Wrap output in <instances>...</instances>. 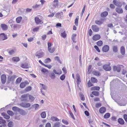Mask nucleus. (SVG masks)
Returning a JSON list of instances; mask_svg holds the SVG:
<instances>
[{"mask_svg":"<svg viewBox=\"0 0 127 127\" xmlns=\"http://www.w3.org/2000/svg\"><path fill=\"white\" fill-rule=\"evenodd\" d=\"M52 44L51 42H48V49L49 52L51 53H53L55 50V49L54 47L52 48L51 46Z\"/></svg>","mask_w":127,"mask_h":127,"instance_id":"nucleus-1","label":"nucleus"},{"mask_svg":"<svg viewBox=\"0 0 127 127\" xmlns=\"http://www.w3.org/2000/svg\"><path fill=\"white\" fill-rule=\"evenodd\" d=\"M29 94H27L22 95L21 99L22 101H28V98Z\"/></svg>","mask_w":127,"mask_h":127,"instance_id":"nucleus-2","label":"nucleus"},{"mask_svg":"<svg viewBox=\"0 0 127 127\" xmlns=\"http://www.w3.org/2000/svg\"><path fill=\"white\" fill-rule=\"evenodd\" d=\"M21 106L25 108H28L31 106L30 104L26 102H22L20 104Z\"/></svg>","mask_w":127,"mask_h":127,"instance_id":"nucleus-3","label":"nucleus"},{"mask_svg":"<svg viewBox=\"0 0 127 127\" xmlns=\"http://www.w3.org/2000/svg\"><path fill=\"white\" fill-rule=\"evenodd\" d=\"M113 2L115 5L119 7H121L122 4V3L119 0H114Z\"/></svg>","mask_w":127,"mask_h":127,"instance_id":"nucleus-4","label":"nucleus"},{"mask_svg":"<svg viewBox=\"0 0 127 127\" xmlns=\"http://www.w3.org/2000/svg\"><path fill=\"white\" fill-rule=\"evenodd\" d=\"M103 68L104 70L107 71H110L111 69V68L109 64H104L103 66Z\"/></svg>","mask_w":127,"mask_h":127,"instance_id":"nucleus-5","label":"nucleus"},{"mask_svg":"<svg viewBox=\"0 0 127 127\" xmlns=\"http://www.w3.org/2000/svg\"><path fill=\"white\" fill-rule=\"evenodd\" d=\"M94 32H97L99 31V28L96 25H92L91 28Z\"/></svg>","mask_w":127,"mask_h":127,"instance_id":"nucleus-6","label":"nucleus"},{"mask_svg":"<svg viewBox=\"0 0 127 127\" xmlns=\"http://www.w3.org/2000/svg\"><path fill=\"white\" fill-rule=\"evenodd\" d=\"M113 70L114 71L120 72L121 70V68L119 65L114 66L113 67Z\"/></svg>","mask_w":127,"mask_h":127,"instance_id":"nucleus-7","label":"nucleus"},{"mask_svg":"<svg viewBox=\"0 0 127 127\" xmlns=\"http://www.w3.org/2000/svg\"><path fill=\"white\" fill-rule=\"evenodd\" d=\"M104 19H101L99 20H97L95 21V23L96 24L100 25L102 24L104 21Z\"/></svg>","mask_w":127,"mask_h":127,"instance_id":"nucleus-8","label":"nucleus"},{"mask_svg":"<svg viewBox=\"0 0 127 127\" xmlns=\"http://www.w3.org/2000/svg\"><path fill=\"white\" fill-rule=\"evenodd\" d=\"M7 38V35L4 33H2L0 34V39L2 40H4Z\"/></svg>","mask_w":127,"mask_h":127,"instance_id":"nucleus-9","label":"nucleus"},{"mask_svg":"<svg viewBox=\"0 0 127 127\" xmlns=\"http://www.w3.org/2000/svg\"><path fill=\"white\" fill-rule=\"evenodd\" d=\"M56 17L58 18H62L63 17V13L62 12H58L56 14Z\"/></svg>","mask_w":127,"mask_h":127,"instance_id":"nucleus-10","label":"nucleus"},{"mask_svg":"<svg viewBox=\"0 0 127 127\" xmlns=\"http://www.w3.org/2000/svg\"><path fill=\"white\" fill-rule=\"evenodd\" d=\"M58 0H54L53 1L52 6L54 8H58Z\"/></svg>","mask_w":127,"mask_h":127,"instance_id":"nucleus-11","label":"nucleus"},{"mask_svg":"<svg viewBox=\"0 0 127 127\" xmlns=\"http://www.w3.org/2000/svg\"><path fill=\"white\" fill-rule=\"evenodd\" d=\"M1 80L2 83L3 84H4L6 81V76L4 74L2 75L1 76Z\"/></svg>","mask_w":127,"mask_h":127,"instance_id":"nucleus-12","label":"nucleus"},{"mask_svg":"<svg viewBox=\"0 0 127 127\" xmlns=\"http://www.w3.org/2000/svg\"><path fill=\"white\" fill-rule=\"evenodd\" d=\"M29 83L27 81H26L21 83L20 84V87L21 88H24L26 87L27 84Z\"/></svg>","mask_w":127,"mask_h":127,"instance_id":"nucleus-13","label":"nucleus"},{"mask_svg":"<svg viewBox=\"0 0 127 127\" xmlns=\"http://www.w3.org/2000/svg\"><path fill=\"white\" fill-rule=\"evenodd\" d=\"M109 49V47L108 45H105L102 48L103 52H106L108 51Z\"/></svg>","mask_w":127,"mask_h":127,"instance_id":"nucleus-14","label":"nucleus"},{"mask_svg":"<svg viewBox=\"0 0 127 127\" xmlns=\"http://www.w3.org/2000/svg\"><path fill=\"white\" fill-rule=\"evenodd\" d=\"M100 37V35L96 34L93 36V39L94 40L96 41L99 40Z\"/></svg>","mask_w":127,"mask_h":127,"instance_id":"nucleus-15","label":"nucleus"},{"mask_svg":"<svg viewBox=\"0 0 127 127\" xmlns=\"http://www.w3.org/2000/svg\"><path fill=\"white\" fill-rule=\"evenodd\" d=\"M115 10L116 12L118 13L121 14L123 12V10L121 8H116Z\"/></svg>","mask_w":127,"mask_h":127,"instance_id":"nucleus-16","label":"nucleus"},{"mask_svg":"<svg viewBox=\"0 0 127 127\" xmlns=\"http://www.w3.org/2000/svg\"><path fill=\"white\" fill-rule=\"evenodd\" d=\"M35 21L36 23L37 24H41V21L39 18L37 17L35 18Z\"/></svg>","mask_w":127,"mask_h":127,"instance_id":"nucleus-17","label":"nucleus"},{"mask_svg":"<svg viewBox=\"0 0 127 127\" xmlns=\"http://www.w3.org/2000/svg\"><path fill=\"white\" fill-rule=\"evenodd\" d=\"M19 112V113L22 115L25 116L27 114L26 112L25 111L20 109Z\"/></svg>","mask_w":127,"mask_h":127,"instance_id":"nucleus-18","label":"nucleus"},{"mask_svg":"<svg viewBox=\"0 0 127 127\" xmlns=\"http://www.w3.org/2000/svg\"><path fill=\"white\" fill-rule=\"evenodd\" d=\"M44 55V53L43 52H40L36 54V56L38 58L42 57Z\"/></svg>","mask_w":127,"mask_h":127,"instance_id":"nucleus-19","label":"nucleus"},{"mask_svg":"<svg viewBox=\"0 0 127 127\" xmlns=\"http://www.w3.org/2000/svg\"><path fill=\"white\" fill-rule=\"evenodd\" d=\"M1 27L3 30H6L8 29L7 26L5 24H2L1 25Z\"/></svg>","mask_w":127,"mask_h":127,"instance_id":"nucleus-20","label":"nucleus"},{"mask_svg":"<svg viewBox=\"0 0 127 127\" xmlns=\"http://www.w3.org/2000/svg\"><path fill=\"white\" fill-rule=\"evenodd\" d=\"M106 108L104 107H101L99 110V112L101 114L104 113L106 112Z\"/></svg>","mask_w":127,"mask_h":127,"instance_id":"nucleus-21","label":"nucleus"},{"mask_svg":"<svg viewBox=\"0 0 127 127\" xmlns=\"http://www.w3.org/2000/svg\"><path fill=\"white\" fill-rule=\"evenodd\" d=\"M50 120L54 122H58L59 120L58 118L54 116L52 117L51 118Z\"/></svg>","mask_w":127,"mask_h":127,"instance_id":"nucleus-22","label":"nucleus"},{"mask_svg":"<svg viewBox=\"0 0 127 127\" xmlns=\"http://www.w3.org/2000/svg\"><path fill=\"white\" fill-rule=\"evenodd\" d=\"M93 74L94 75L97 76H100L101 74L99 72L96 70L93 71Z\"/></svg>","mask_w":127,"mask_h":127,"instance_id":"nucleus-23","label":"nucleus"},{"mask_svg":"<svg viewBox=\"0 0 127 127\" xmlns=\"http://www.w3.org/2000/svg\"><path fill=\"white\" fill-rule=\"evenodd\" d=\"M49 75L50 78L52 79H55L56 77L55 74L53 72H51L49 73Z\"/></svg>","mask_w":127,"mask_h":127,"instance_id":"nucleus-24","label":"nucleus"},{"mask_svg":"<svg viewBox=\"0 0 127 127\" xmlns=\"http://www.w3.org/2000/svg\"><path fill=\"white\" fill-rule=\"evenodd\" d=\"M28 97L30 101L31 102L33 101L35 99V97L33 95H30L29 94Z\"/></svg>","mask_w":127,"mask_h":127,"instance_id":"nucleus-25","label":"nucleus"},{"mask_svg":"<svg viewBox=\"0 0 127 127\" xmlns=\"http://www.w3.org/2000/svg\"><path fill=\"white\" fill-rule=\"evenodd\" d=\"M76 79H77V84L78 85H79L81 82L80 76L78 74H77L76 75Z\"/></svg>","mask_w":127,"mask_h":127,"instance_id":"nucleus-26","label":"nucleus"},{"mask_svg":"<svg viewBox=\"0 0 127 127\" xmlns=\"http://www.w3.org/2000/svg\"><path fill=\"white\" fill-rule=\"evenodd\" d=\"M108 14V13L107 11L104 12L100 14L101 17H106Z\"/></svg>","mask_w":127,"mask_h":127,"instance_id":"nucleus-27","label":"nucleus"},{"mask_svg":"<svg viewBox=\"0 0 127 127\" xmlns=\"http://www.w3.org/2000/svg\"><path fill=\"white\" fill-rule=\"evenodd\" d=\"M118 122L119 124L121 125L124 124L125 122L124 120L122 118H119L118 120Z\"/></svg>","mask_w":127,"mask_h":127,"instance_id":"nucleus-28","label":"nucleus"},{"mask_svg":"<svg viewBox=\"0 0 127 127\" xmlns=\"http://www.w3.org/2000/svg\"><path fill=\"white\" fill-rule=\"evenodd\" d=\"M20 66L21 67L24 68H27L29 67L28 64H22Z\"/></svg>","mask_w":127,"mask_h":127,"instance_id":"nucleus-29","label":"nucleus"},{"mask_svg":"<svg viewBox=\"0 0 127 127\" xmlns=\"http://www.w3.org/2000/svg\"><path fill=\"white\" fill-rule=\"evenodd\" d=\"M12 59L14 62H18L20 60L19 58L18 57H14L12 58Z\"/></svg>","mask_w":127,"mask_h":127,"instance_id":"nucleus-30","label":"nucleus"},{"mask_svg":"<svg viewBox=\"0 0 127 127\" xmlns=\"http://www.w3.org/2000/svg\"><path fill=\"white\" fill-rule=\"evenodd\" d=\"M77 35L76 34L73 33L72 34L71 36V39L73 41V42L75 43L76 42L75 41V38Z\"/></svg>","mask_w":127,"mask_h":127,"instance_id":"nucleus-31","label":"nucleus"},{"mask_svg":"<svg viewBox=\"0 0 127 127\" xmlns=\"http://www.w3.org/2000/svg\"><path fill=\"white\" fill-rule=\"evenodd\" d=\"M60 123L59 122L55 123L53 126V127H60Z\"/></svg>","mask_w":127,"mask_h":127,"instance_id":"nucleus-32","label":"nucleus"},{"mask_svg":"<svg viewBox=\"0 0 127 127\" xmlns=\"http://www.w3.org/2000/svg\"><path fill=\"white\" fill-rule=\"evenodd\" d=\"M120 51L122 55H124L125 53V50L124 47L123 46H122L121 47Z\"/></svg>","mask_w":127,"mask_h":127,"instance_id":"nucleus-33","label":"nucleus"},{"mask_svg":"<svg viewBox=\"0 0 127 127\" xmlns=\"http://www.w3.org/2000/svg\"><path fill=\"white\" fill-rule=\"evenodd\" d=\"M91 80L92 82L93 83H96L97 82V79L93 77L91 78Z\"/></svg>","mask_w":127,"mask_h":127,"instance_id":"nucleus-34","label":"nucleus"},{"mask_svg":"<svg viewBox=\"0 0 127 127\" xmlns=\"http://www.w3.org/2000/svg\"><path fill=\"white\" fill-rule=\"evenodd\" d=\"M20 109L19 108L16 106L13 107L12 108V109L13 110L15 111L18 112H19Z\"/></svg>","mask_w":127,"mask_h":127,"instance_id":"nucleus-35","label":"nucleus"},{"mask_svg":"<svg viewBox=\"0 0 127 127\" xmlns=\"http://www.w3.org/2000/svg\"><path fill=\"white\" fill-rule=\"evenodd\" d=\"M22 19V17L21 16L18 17L16 19V22L18 23H20Z\"/></svg>","mask_w":127,"mask_h":127,"instance_id":"nucleus-36","label":"nucleus"},{"mask_svg":"<svg viewBox=\"0 0 127 127\" xmlns=\"http://www.w3.org/2000/svg\"><path fill=\"white\" fill-rule=\"evenodd\" d=\"M32 106L34 108L35 110H36L39 108V105L38 104H36L33 105Z\"/></svg>","mask_w":127,"mask_h":127,"instance_id":"nucleus-37","label":"nucleus"},{"mask_svg":"<svg viewBox=\"0 0 127 127\" xmlns=\"http://www.w3.org/2000/svg\"><path fill=\"white\" fill-rule=\"evenodd\" d=\"M40 115L41 117L43 118H45L46 116V114L45 112H42L40 114Z\"/></svg>","mask_w":127,"mask_h":127,"instance_id":"nucleus-38","label":"nucleus"},{"mask_svg":"<svg viewBox=\"0 0 127 127\" xmlns=\"http://www.w3.org/2000/svg\"><path fill=\"white\" fill-rule=\"evenodd\" d=\"M100 89V87H94L91 88V90H98L99 91Z\"/></svg>","mask_w":127,"mask_h":127,"instance_id":"nucleus-39","label":"nucleus"},{"mask_svg":"<svg viewBox=\"0 0 127 127\" xmlns=\"http://www.w3.org/2000/svg\"><path fill=\"white\" fill-rule=\"evenodd\" d=\"M113 50L114 52H117L118 51V48L117 46H114L113 47Z\"/></svg>","mask_w":127,"mask_h":127,"instance_id":"nucleus-40","label":"nucleus"},{"mask_svg":"<svg viewBox=\"0 0 127 127\" xmlns=\"http://www.w3.org/2000/svg\"><path fill=\"white\" fill-rule=\"evenodd\" d=\"M16 77V76L15 75H13L9 78V79L11 81H13L14 79Z\"/></svg>","mask_w":127,"mask_h":127,"instance_id":"nucleus-41","label":"nucleus"},{"mask_svg":"<svg viewBox=\"0 0 127 127\" xmlns=\"http://www.w3.org/2000/svg\"><path fill=\"white\" fill-rule=\"evenodd\" d=\"M22 79L21 78L19 77L17 79L16 81V84H17L19 83H20L21 82V81L22 80Z\"/></svg>","mask_w":127,"mask_h":127,"instance_id":"nucleus-42","label":"nucleus"},{"mask_svg":"<svg viewBox=\"0 0 127 127\" xmlns=\"http://www.w3.org/2000/svg\"><path fill=\"white\" fill-rule=\"evenodd\" d=\"M40 5H38L37 4H34L32 6V7L34 9L37 8H39L40 6Z\"/></svg>","mask_w":127,"mask_h":127,"instance_id":"nucleus-43","label":"nucleus"},{"mask_svg":"<svg viewBox=\"0 0 127 127\" xmlns=\"http://www.w3.org/2000/svg\"><path fill=\"white\" fill-rule=\"evenodd\" d=\"M102 42L101 40L97 42V44L99 46H101L102 45Z\"/></svg>","mask_w":127,"mask_h":127,"instance_id":"nucleus-44","label":"nucleus"},{"mask_svg":"<svg viewBox=\"0 0 127 127\" xmlns=\"http://www.w3.org/2000/svg\"><path fill=\"white\" fill-rule=\"evenodd\" d=\"M51 61V60L50 58H47L45 60L44 62L45 63L47 64L50 62Z\"/></svg>","mask_w":127,"mask_h":127,"instance_id":"nucleus-45","label":"nucleus"},{"mask_svg":"<svg viewBox=\"0 0 127 127\" xmlns=\"http://www.w3.org/2000/svg\"><path fill=\"white\" fill-rule=\"evenodd\" d=\"M110 116V114L109 113H106L104 116V117L105 118H108Z\"/></svg>","mask_w":127,"mask_h":127,"instance_id":"nucleus-46","label":"nucleus"},{"mask_svg":"<svg viewBox=\"0 0 127 127\" xmlns=\"http://www.w3.org/2000/svg\"><path fill=\"white\" fill-rule=\"evenodd\" d=\"M61 35L63 38H65L66 37V34L65 32L64 31L63 32L61 33Z\"/></svg>","mask_w":127,"mask_h":127,"instance_id":"nucleus-47","label":"nucleus"},{"mask_svg":"<svg viewBox=\"0 0 127 127\" xmlns=\"http://www.w3.org/2000/svg\"><path fill=\"white\" fill-rule=\"evenodd\" d=\"M7 113L11 116H13L14 115V113L11 111L10 110H8L7 111Z\"/></svg>","mask_w":127,"mask_h":127,"instance_id":"nucleus-48","label":"nucleus"},{"mask_svg":"<svg viewBox=\"0 0 127 127\" xmlns=\"http://www.w3.org/2000/svg\"><path fill=\"white\" fill-rule=\"evenodd\" d=\"M40 85L42 86L43 89L46 90L47 89V87L46 85L41 83H40Z\"/></svg>","mask_w":127,"mask_h":127,"instance_id":"nucleus-49","label":"nucleus"},{"mask_svg":"<svg viewBox=\"0 0 127 127\" xmlns=\"http://www.w3.org/2000/svg\"><path fill=\"white\" fill-rule=\"evenodd\" d=\"M92 94L93 95L96 96H98L99 95V93L97 92L94 91L92 92Z\"/></svg>","mask_w":127,"mask_h":127,"instance_id":"nucleus-50","label":"nucleus"},{"mask_svg":"<svg viewBox=\"0 0 127 127\" xmlns=\"http://www.w3.org/2000/svg\"><path fill=\"white\" fill-rule=\"evenodd\" d=\"M41 72L43 73H45L46 72H48V71L44 68H42L41 70Z\"/></svg>","mask_w":127,"mask_h":127,"instance_id":"nucleus-51","label":"nucleus"},{"mask_svg":"<svg viewBox=\"0 0 127 127\" xmlns=\"http://www.w3.org/2000/svg\"><path fill=\"white\" fill-rule=\"evenodd\" d=\"M32 88L31 86H29L27 87L26 88V91L27 92H28L31 90Z\"/></svg>","mask_w":127,"mask_h":127,"instance_id":"nucleus-52","label":"nucleus"},{"mask_svg":"<svg viewBox=\"0 0 127 127\" xmlns=\"http://www.w3.org/2000/svg\"><path fill=\"white\" fill-rule=\"evenodd\" d=\"M87 84L88 86L89 87H90L93 86V85L91 82H90V80H89Z\"/></svg>","mask_w":127,"mask_h":127,"instance_id":"nucleus-53","label":"nucleus"},{"mask_svg":"<svg viewBox=\"0 0 127 127\" xmlns=\"http://www.w3.org/2000/svg\"><path fill=\"white\" fill-rule=\"evenodd\" d=\"M15 52L13 50H11L9 51V53L10 55H12L14 54Z\"/></svg>","mask_w":127,"mask_h":127,"instance_id":"nucleus-54","label":"nucleus"},{"mask_svg":"<svg viewBox=\"0 0 127 127\" xmlns=\"http://www.w3.org/2000/svg\"><path fill=\"white\" fill-rule=\"evenodd\" d=\"M8 126L9 127H11L13 126V122H9L8 125Z\"/></svg>","mask_w":127,"mask_h":127,"instance_id":"nucleus-55","label":"nucleus"},{"mask_svg":"<svg viewBox=\"0 0 127 127\" xmlns=\"http://www.w3.org/2000/svg\"><path fill=\"white\" fill-rule=\"evenodd\" d=\"M101 106V104L100 103H97L95 104V107L97 108H99Z\"/></svg>","mask_w":127,"mask_h":127,"instance_id":"nucleus-56","label":"nucleus"},{"mask_svg":"<svg viewBox=\"0 0 127 127\" xmlns=\"http://www.w3.org/2000/svg\"><path fill=\"white\" fill-rule=\"evenodd\" d=\"M65 75L63 74L61 76V77H60V79L62 80H63L65 79Z\"/></svg>","mask_w":127,"mask_h":127,"instance_id":"nucleus-57","label":"nucleus"},{"mask_svg":"<svg viewBox=\"0 0 127 127\" xmlns=\"http://www.w3.org/2000/svg\"><path fill=\"white\" fill-rule=\"evenodd\" d=\"M62 122L64 124L66 125H67L68 124V122L66 120H65L63 119L62 120Z\"/></svg>","mask_w":127,"mask_h":127,"instance_id":"nucleus-58","label":"nucleus"},{"mask_svg":"<svg viewBox=\"0 0 127 127\" xmlns=\"http://www.w3.org/2000/svg\"><path fill=\"white\" fill-rule=\"evenodd\" d=\"M78 19L77 18H76L75 20V23L76 26H77L78 25Z\"/></svg>","mask_w":127,"mask_h":127,"instance_id":"nucleus-59","label":"nucleus"},{"mask_svg":"<svg viewBox=\"0 0 127 127\" xmlns=\"http://www.w3.org/2000/svg\"><path fill=\"white\" fill-rule=\"evenodd\" d=\"M94 48L98 52H100V51L99 49V48L97 46H95Z\"/></svg>","mask_w":127,"mask_h":127,"instance_id":"nucleus-60","label":"nucleus"},{"mask_svg":"<svg viewBox=\"0 0 127 127\" xmlns=\"http://www.w3.org/2000/svg\"><path fill=\"white\" fill-rule=\"evenodd\" d=\"M44 66L47 67L49 69L51 68L52 67V66L50 65L44 64Z\"/></svg>","mask_w":127,"mask_h":127,"instance_id":"nucleus-61","label":"nucleus"},{"mask_svg":"<svg viewBox=\"0 0 127 127\" xmlns=\"http://www.w3.org/2000/svg\"><path fill=\"white\" fill-rule=\"evenodd\" d=\"M20 115H17L15 116V119L17 120H19L20 119Z\"/></svg>","mask_w":127,"mask_h":127,"instance_id":"nucleus-62","label":"nucleus"},{"mask_svg":"<svg viewBox=\"0 0 127 127\" xmlns=\"http://www.w3.org/2000/svg\"><path fill=\"white\" fill-rule=\"evenodd\" d=\"M45 127H51V125L50 123H47Z\"/></svg>","mask_w":127,"mask_h":127,"instance_id":"nucleus-63","label":"nucleus"},{"mask_svg":"<svg viewBox=\"0 0 127 127\" xmlns=\"http://www.w3.org/2000/svg\"><path fill=\"white\" fill-rule=\"evenodd\" d=\"M124 118L126 121L127 122V115L125 114L124 115Z\"/></svg>","mask_w":127,"mask_h":127,"instance_id":"nucleus-64","label":"nucleus"}]
</instances>
